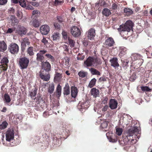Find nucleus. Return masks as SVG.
Returning <instances> with one entry per match:
<instances>
[{"instance_id":"1","label":"nucleus","mask_w":152,"mask_h":152,"mask_svg":"<svg viewBox=\"0 0 152 152\" xmlns=\"http://www.w3.org/2000/svg\"><path fill=\"white\" fill-rule=\"evenodd\" d=\"M85 65L87 67L91 66H94L102 64L101 59L97 58L89 57L84 62Z\"/></svg>"},{"instance_id":"2","label":"nucleus","mask_w":152,"mask_h":152,"mask_svg":"<svg viewBox=\"0 0 152 152\" xmlns=\"http://www.w3.org/2000/svg\"><path fill=\"white\" fill-rule=\"evenodd\" d=\"M133 26L132 21L128 20L124 24L120 26L119 28H118V30L119 31L129 32L132 28Z\"/></svg>"},{"instance_id":"3","label":"nucleus","mask_w":152,"mask_h":152,"mask_svg":"<svg viewBox=\"0 0 152 152\" xmlns=\"http://www.w3.org/2000/svg\"><path fill=\"white\" fill-rule=\"evenodd\" d=\"M140 129V127L135 126L128 130L126 134V136L129 141H130L131 140V142L134 140V139L130 138V137H132L135 133H139Z\"/></svg>"},{"instance_id":"4","label":"nucleus","mask_w":152,"mask_h":152,"mask_svg":"<svg viewBox=\"0 0 152 152\" xmlns=\"http://www.w3.org/2000/svg\"><path fill=\"white\" fill-rule=\"evenodd\" d=\"M19 64L21 69L26 68L29 62V59L26 57L20 58L19 61Z\"/></svg>"},{"instance_id":"5","label":"nucleus","mask_w":152,"mask_h":152,"mask_svg":"<svg viewBox=\"0 0 152 152\" xmlns=\"http://www.w3.org/2000/svg\"><path fill=\"white\" fill-rule=\"evenodd\" d=\"M10 52L13 54L17 53L19 50L18 45L15 43H12L10 44L8 48Z\"/></svg>"},{"instance_id":"6","label":"nucleus","mask_w":152,"mask_h":152,"mask_svg":"<svg viewBox=\"0 0 152 152\" xmlns=\"http://www.w3.org/2000/svg\"><path fill=\"white\" fill-rule=\"evenodd\" d=\"M14 132L12 129H8L6 134V140L10 142L13 140L14 138Z\"/></svg>"},{"instance_id":"7","label":"nucleus","mask_w":152,"mask_h":152,"mask_svg":"<svg viewBox=\"0 0 152 152\" xmlns=\"http://www.w3.org/2000/svg\"><path fill=\"white\" fill-rule=\"evenodd\" d=\"M71 32L72 35L75 37L79 36L81 34V31L79 28L75 26L71 28Z\"/></svg>"},{"instance_id":"8","label":"nucleus","mask_w":152,"mask_h":152,"mask_svg":"<svg viewBox=\"0 0 152 152\" xmlns=\"http://www.w3.org/2000/svg\"><path fill=\"white\" fill-rule=\"evenodd\" d=\"M40 30L42 34L47 35L50 31L49 27L47 25H42L40 27Z\"/></svg>"},{"instance_id":"9","label":"nucleus","mask_w":152,"mask_h":152,"mask_svg":"<svg viewBox=\"0 0 152 152\" xmlns=\"http://www.w3.org/2000/svg\"><path fill=\"white\" fill-rule=\"evenodd\" d=\"M27 30L23 26H18L17 28L16 32L20 35H25L26 34Z\"/></svg>"},{"instance_id":"10","label":"nucleus","mask_w":152,"mask_h":152,"mask_svg":"<svg viewBox=\"0 0 152 152\" xmlns=\"http://www.w3.org/2000/svg\"><path fill=\"white\" fill-rule=\"evenodd\" d=\"M95 35V30L94 29L91 28L88 31L87 37L88 39L90 40L94 39Z\"/></svg>"},{"instance_id":"11","label":"nucleus","mask_w":152,"mask_h":152,"mask_svg":"<svg viewBox=\"0 0 152 152\" xmlns=\"http://www.w3.org/2000/svg\"><path fill=\"white\" fill-rule=\"evenodd\" d=\"M42 69H44L46 72H48L50 70L51 65L48 62H42Z\"/></svg>"},{"instance_id":"12","label":"nucleus","mask_w":152,"mask_h":152,"mask_svg":"<svg viewBox=\"0 0 152 152\" xmlns=\"http://www.w3.org/2000/svg\"><path fill=\"white\" fill-rule=\"evenodd\" d=\"M118 102L114 99H111L109 102V107L112 110L116 109L117 107Z\"/></svg>"},{"instance_id":"13","label":"nucleus","mask_w":152,"mask_h":152,"mask_svg":"<svg viewBox=\"0 0 152 152\" xmlns=\"http://www.w3.org/2000/svg\"><path fill=\"white\" fill-rule=\"evenodd\" d=\"M30 43L29 39L27 38H23L21 42V46L22 49L24 50L26 45H28Z\"/></svg>"},{"instance_id":"14","label":"nucleus","mask_w":152,"mask_h":152,"mask_svg":"<svg viewBox=\"0 0 152 152\" xmlns=\"http://www.w3.org/2000/svg\"><path fill=\"white\" fill-rule=\"evenodd\" d=\"M110 61L111 63V66L115 68L119 66V64L118 62V59L116 58H113L110 60Z\"/></svg>"},{"instance_id":"15","label":"nucleus","mask_w":152,"mask_h":152,"mask_svg":"<svg viewBox=\"0 0 152 152\" xmlns=\"http://www.w3.org/2000/svg\"><path fill=\"white\" fill-rule=\"evenodd\" d=\"M44 74L42 71L40 72L39 75L41 78L44 81H48L50 78V75L49 74L44 75Z\"/></svg>"},{"instance_id":"16","label":"nucleus","mask_w":152,"mask_h":152,"mask_svg":"<svg viewBox=\"0 0 152 152\" xmlns=\"http://www.w3.org/2000/svg\"><path fill=\"white\" fill-rule=\"evenodd\" d=\"M114 43L113 39L111 37L107 38L105 41V44L108 47L112 46Z\"/></svg>"},{"instance_id":"17","label":"nucleus","mask_w":152,"mask_h":152,"mask_svg":"<svg viewBox=\"0 0 152 152\" xmlns=\"http://www.w3.org/2000/svg\"><path fill=\"white\" fill-rule=\"evenodd\" d=\"M91 93L92 95L94 97H98L99 95V90L95 88H93L91 90Z\"/></svg>"},{"instance_id":"18","label":"nucleus","mask_w":152,"mask_h":152,"mask_svg":"<svg viewBox=\"0 0 152 152\" xmlns=\"http://www.w3.org/2000/svg\"><path fill=\"white\" fill-rule=\"evenodd\" d=\"M7 49V45L6 43L4 41L0 42V51L4 52Z\"/></svg>"},{"instance_id":"19","label":"nucleus","mask_w":152,"mask_h":152,"mask_svg":"<svg viewBox=\"0 0 152 152\" xmlns=\"http://www.w3.org/2000/svg\"><path fill=\"white\" fill-rule=\"evenodd\" d=\"M78 93L77 88L75 86H72L71 88V93L72 97H76Z\"/></svg>"},{"instance_id":"20","label":"nucleus","mask_w":152,"mask_h":152,"mask_svg":"<svg viewBox=\"0 0 152 152\" xmlns=\"http://www.w3.org/2000/svg\"><path fill=\"white\" fill-rule=\"evenodd\" d=\"M64 89V94L68 95L70 94L69 87L68 84H66Z\"/></svg>"},{"instance_id":"21","label":"nucleus","mask_w":152,"mask_h":152,"mask_svg":"<svg viewBox=\"0 0 152 152\" xmlns=\"http://www.w3.org/2000/svg\"><path fill=\"white\" fill-rule=\"evenodd\" d=\"M120 52L119 55L122 56L126 54V51H127L126 48L124 47H121L120 48Z\"/></svg>"},{"instance_id":"22","label":"nucleus","mask_w":152,"mask_h":152,"mask_svg":"<svg viewBox=\"0 0 152 152\" xmlns=\"http://www.w3.org/2000/svg\"><path fill=\"white\" fill-rule=\"evenodd\" d=\"M102 13L105 16H108L111 14V12L110 10L107 8H104L102 10Z\"/></svg>"},{"instance_id":"23","label":"nucleus","mask_w":152,"mask_h":152,"mask_svg":"<svg viewBox=\"0 0 152 152\" xmlns=\"http://www.w3.org/2000/svg\"><path fill=\"white\" fill-rule=\"evenodd\" d=\"M9 62V60L8 58L6 57H4L1 60V63L2 64V65L5 67V65H7V64Z\"/></svg>"},{"instance_id":"24","label":"nucleus","mask_w":152,"mask_h":152,"mask_svg":"<svg viewBox=\"0 0 152 152\" xmlns=\"http://www.w3.org/2000/svg\"><path fill=\"white\" fill-rule=\"evenodd\" d=\"M27 52L29 55L30 56H32L34 55V52L33 48L32 47H29L27 50Z\"/></svg>"},{"instance_id":"25","label":"nucleus","mask_w":152,"mask_h":152,"mask_svg":"<svg viewBox=\"0 0 152 152\" xmlns=\"http://www.w3.org/2000/svg\"><path fill=\"white\" fill-rule=\"evenodd\" d=\"M89 71H90L91 73L93 75H100V72L98 71L96 69L94 68H91L89 69Z\"/></svg>"},{"instance_id":"26","label":"nucleus","mask_w":152,"mask_h":152,"mask_svg":"<svg viewBox=\"0 0 152 152\" xmlns=\"http://www.w3.org/2000/svg\"><path fill=\"white\" fill-rule=\"evenodd\" d=\"M56 92L57 93L56 95L58 97H59L61 94V88L59 84L57 86L56 89Z\"/></svg>"},{"instance_id":"27","label":"nucleus","mask_w":152,"mask_h":152,"mask_svg":"<svg viewBox=\"0 0 152 152\" xmlns=\"http://www.w3.org/2000/svg\"><path fill=\"white\" fill-rule=\"evenodd\" d=\"M124 12L128 16L130 15L133 13V11L129 8H126L124 9Z\"/></svg>"},{"instance_id":"28","label":"nucleus","mask_w":152,"mask_h":152,"mask_svg":"<svg viewBox=\"0 0 152 152\" xmlns=\"http://www.w3.org/2000/svg\"><path fill=\"white\" fill-rule=\"evenodd\" d=\"M54 89V83H52L49 85L48 88V92L50 94H52Z\"/></svg>"},{"instance_id":"29","label":"nucleus","mask_w":152,"mask_h":152,"mask_svg":"<svg viewBox=\"0 0 152 152\" xmlns=\"http://www.w3.org/2000/svg\"><path fill=\"white\" fill-rule=\"evenodd\" d=\"M78 75L79 77L83 78L86 77L87 76L88 73L86 72L81 71L78 73Z\"/></svg>"},{"instance_id":"30","label":"nucleus","mask_w":152,"mask_h":152,"mask_svg":"<svg viewBox=\"0 0 152 152\" xmlns=\"http://www.w3.org/2000/svg\"><path fill=\"white\" fill-rule=\"evenodd\" d=\"M60 48L61 50L65 51L68 52L69 50V46L65 44H62Z\"/></svg>"},{"instance_id":"31","label":"nucleus","mask_w":152,"mask_h":152,"mask_svg":"<svg viewBox=\"0 0 152 152\" xmlns=\"http://www.w3.org/2000/svg\"><path fill=\"white\" fill-rule=\"evenodd\" d=\"M37 60L38 61L42 62L44 58L43 55H42L38 53L37 54Z\"/></svg>"},{"instance_id":"32","label":"nucleus","mask_w":152,"mask_h":152,"mask_svg":"<svg viewBox=\"0 0 152 152\" xmlns=\"http://www.w3.org/2000/svg\"><path fill=\"white\" fill-rule=\"evenodd\" d=\"M96 81V80L95 78H94L92 79L90 81L88 85V87L91 88L94 86L95 85Z\"/></svg>"},{"instance_id":"33","label":"nucleus","mask_w":152,"mask_h":152,"mask_svg":"<svg viewBox=\"0 0 152 152\" xmlns=\"http://www.w3.org/2000/svg\"><path fill=\"white\" fill-rule=\"evenodd\" d=\"M60 34L58 33H54L52 36L53 39V40H56L59 38Z\"/></svg>"},{"instance_id":"34","label":"nucleus","mask_w":152,"mask_h":152,"mask_svg":"<svg viewBox=\"0 0 152 152\" xmlns=\"http://www.w3.org/2000/svg\"><path fill=\"white\" fill-rule=\"evenodd\" d=\"M68 41L69 44L70 45V47L71 48L75 46V42L74 40L69 38H68Z\"/></svg>"},{"instance_id":"35","label":"nucleus","mask_w":152,"mask_h":152,"mask_svg":"<svg viewBox=\"0 0 152 152\" xmlns=\"http://www.w3.org/2000/svg\"><path fill=\"white\" fill-rule=\"evenodd\" d=\"M33 25L35 27H39L40 25L39 21L36 19L32 21Z\"/></svg>"},{"instance_id":"36","label":"nucleus","mask_w":152,"mask_h":152,"mask_svg":"<svg viewBox=\"0 0 152 152\" xmlns=\"http://www.w3.org/2000/svg\"><path fill=\"white\" fill-rule=\"evenodd\" d=\"M123 132V129L120 128H116V134L118 136H120L122 134Z\"/></svg>"},{"instance_id":"37","label":"nucleus","mask_w":152,"mask_h":152,"mask_svg":"<svg viewBox=\"0 0 152 152\" xmlns=\"http://www.w3.org/2000/svg\"><path fill=\"white\" fill-rule=\"evenodd\" d=\"M4 99L7 103H9L11 101V99L10 96L7 94H5L4 95Z\"/></svg>"},{"instance_id":"38","label":"nucleus","mask_w":152,"mask_h":152,"mask_svg":"<svg viewBox=\"0 0 152 152\" xmlns=\"http://www.w3.org/2000/svg\"><path fill=\"white\" fill-rule=\"evenodd\" d=\"M62 77V75L61 74L57 72L54 78L56 80L58 81Z\"/></svg>"},{"instance_id":"39","label":"nucleus","mask_w":152,"mask_h":152,"mask_svg":"<svg viewBox=\"0 0 152 152\" xmlns=\"http://www.w3.org/2000/svg\"><path fill=\"white\" fill-rule=\"evenodd\" d=\"M8 123L6 121H4L0 125V129H4L6 128L8 125Z\"/></svg>"},{"instance_id":"40","label":"nucleus","mask_w":152,"mask_h":152,"mask_svg":"<svg viewBox=\"0 0 152 152\" xmlns=\"http://www.w3.org/2000/svg\"><path fill=\"white\" fill-rule=\"evenodd\" d=\"M109 133H107L106 134V135L108 139L109 140V141L110 142H116L117 141V139H113L110 137H109Z\"/></svg>"},{"instance_id":"41","label":"nucleus","mask_w":152,"mask_h":152,"mask_svg":"<svg viewBox=\"0 0 152 152\" xmlns=\"http://www.w3.org/2000/svg\"><path fill=\"white\" fill-rule=\"evenodd\" d=\"M45 56L47 57L48 60H50L51 62H53L54 61V58L51 55L49 54H46Z\"/></svg>"},{"instance_id":"42","label":"nucleus","mask_w":152,"mask_h":152,"mask_svg":"<svg viewBox=\"0 0 152 152\" xmlns=\"http://www.w3.org/2000/svg\"><path fill=\"white\" fill-rule=\"evenodd\" d=\"M8 67L7 65H5V66H4L2 65L0 66V74L3 71H5L7 70Z\"/></svg>"},{"instance_id":"43","label":"nucleus","mask_w":152,"mask_h":152,"mask_svg":"<svg viewBox=\"0 0 152 152\" xmlns=\"http://www.w3.org/2000/svg\"><path fill=\"white\" fill-rule=\"evenodd\" d=\"M108 122L106 121H104L101 125V127L103 129L106 128L107 126Z\"/></svg>"},{"instance_id":"44","label":"nucleus","mask_w":152,"mask_h":152,"mask_svg":"<svg viewBox=\"0 0 152 152\" xmlns=\"http://www.w3.org/2000/svg\"><path fill=\"white\" fill-rule=\"evenodd\" d=\"M18 2L22 7H24L26 6V2L24 0H18Z\"/></svg>"},{"instance_id":"45","label":"nucleus","mask_w":152,"mask_h":152,"mask_svg":"<svg viewBox=\"0 0 152 152\" xmlns=\"http://www.w3.org/2000/svg\"><path fill=\"white\" fill-rule=\"evenodd\" d=\"M141 90L143 91H149L151 89L147 86H142L141 87Z\"/></svg>"},{"instance_id":"46","label":"nucleus","mask_w":152,"mask_h":152,"mask_svg":"<svg viewBox=\"0 0 152 152\" xmlns=\"http://www.w3.org/2000/svg\"><path fill=\"white\" fill-rule=\"evenodd\" d=\"M37 89L34 90L33 92H31L30 94V96L32 98L33 97L35 96L37 93Z\"/></svg>"},{"instance_id":"47","label":"nucleus","mask_w":152,"mask_h":152,"mask_svg":"<svg viewBox=\"0 0 152 152\" xmlns=\"http://www.w3.org/2000/svg\"><path fill=\"white\" fill-rule=\"evenodd\" d=\"M7 2V0H0V5H5Z\"/></svg>"},{"instance_id":"48","label":"nucleus","mask_w":152,"mask_h":152,"mask_svg":"<svg viewBox=\"0 0 152 152\" xmlns=\"http://www.w3.org/2000/svg\"><path fill=\"white\" fill-rule=\"evenodd\" d=\"M62 35L64 39H66L67 38V35L66 32L65 31H63L62 33Z\"/></svg>"},{"instance_id":"49","label":"nucleus","mask_w":152,"mask_h":152,"mask_svg":"<svg viewBox=\"0 0 152 152\" xmlns=\"http://www.w3.org/2000/svg\"><path fill=\"white\" fill-rule=\"evenodd\" d=\"M31 4L34 6L37 7L39 5L38 3L36 2H32L31 3Z\"/></svg>"},{"instance_id":"50","label":"nucleus","mask_w":152,"mask_h":152,"mask_svg":"<svg viewBox=\"0 0 152 152\" xmlns=\"http://www.w3.org/2000/svg\"><path fill=\"white\" fill-rule=\"evenodd\" d=\"M55 27L56 29H59L60 28V25L56 23H55L54 24Z\"/></svg>"},{"instance_id":"51","label":"nucleus","mask_w":152,"mask_h":152,"mask_svg":"<svg viewBox=\"0 0 152 152\" xmlns=\"http://www.w3.org/2000/svg\"><path fill=\"white\" fill-rule=\"evenodd\" d=\"M108 99L107 97H104L103 100L102 101V104H106L107 102Z\"/></svg>"},{"instance_id":"52","label":"nucleus","mask_w":152,"mask_h":152,"mask_svg":"<svg viewBox=\"0 0 152 152\" xmlns=\"http://www.w3.org/2000/svg\"><path fill=\"white\" fill-rule=\"evenodd\" d=\"M15 30V28H9L7 31V33H12L13 31H14Z\"/></svg>"},{"instance_id":"53","label":"nucleus","mask_w":152,"mask_h":152,"mask_svg":"<svg viewBox=\"0 0 152 152\" xmlns=\"http://www.w3.org/2000/svg\"><path fill=\"white\" fill-rule=\"evenodd\" d=\"M42 42L44 43L45 45H46L48 43V41L45 38H43V39L42 40Z\"/></svg>"},{"instance_id":"54","label":"nucleus","mask_w":152,"mask_h":152,"mask_svg":"<svg viewBox=\"0 0 152 152\" xmlns=\"http://www.w3.org/2000/svg\"><path fill=\"white\" fill-rule=\"evenodd\" d=\"M85 58V56L84 55L80 57H77V59L78 60H83Z\"/></svg>"},{"instance_id":"55","label":"nucleus","mask_w":152,"mask_h":152,"mask_svg":"<svg viewBox=\"0 0 152 152\" xmlns=\"http://www.w3.org/2000/svg\"><path fill=\"white\" fill-rule=\"evenodd\" d=\"M117 5L115 3H114L112 5V8L113 10H115L117 9Z\"/></svg>"},{"instance_id":"56","label":"nucleus","mask_w":152,"mask_h":152,"mask_svg":"<svg viewBox=\"0 0 152 152\" xmlns=\"http://www.w3.org/2000/svg\"><path fill=\"white\" fill-rule=\"evenodd\" d=\"M10 19L12 21H16V20L15 16L13 15H11L10 18Z\"/></svg>"},{"instance_id":"57","label":"nucleus","mask_w":152,"mask_h":152,"mask_svg":"<svg viewBox=\"0 0 152 152\" xmlns=\"http://www.w3.org/2000/svg\"><path fill=\"white\" fill-rule=\"evenodd\" d=\"M108 107L107 105L105 106L102 109V111L103 112H105L107 110Z\"/></svg>"},{"instance_id":"58","label":"nucleus","mask_w":152,"mask_h":152,"mask_svg":"<svg viewBox=\"0 0 152 152\" xmlns=\"http://www.w3.org/2000/svg\"><path fill=\"white\" fill-rule=\"evenodd\" d=\"M57 19L58 21L60 23H61L63 21V20L61 17L60 16H58L57 17Z\"/></svg>"},{"instance_id":"59","label":"nucleus","mask_w":152,"mask_h":152,"mask_svg":"<svg viewBox=\"0 0 152 152\" xmlns=\"http://www.w3.org/2000/svg\"><path fill=\"white\" fill-rule=\"evenodd\" d=\"M39 11L37 10H35L32 12V15H34L38 13Z\"/></svg>"},{"instance_id":"60","label":"nucleus","mask_w":152,"mask_h":152,"mask_svg":"<svg viewBox=\"0 0 152 152\" xmlns=\"http://www.w3.org/2000/svg\"><path fill=\"white\" fill-rule=\"evenodd\" d=\"M46 52V50H40L38 53H40L42 55H43V54L45 53Z\"/></svg>"},{"instance_id":"61","label":"nucleus","mask_w":152,"mask_h":152,"mask_svg":"<svg viewBox=\"0 0 152 152\" xmlns=\"http://www.w3.org/2000/svg\"><path fill=\"white\" fill-rule=\"evenodd\" d=\"M136 78V75L134 74L132 75L131 78H130L131 79H132V80L134 81L135 79Z\"/></svg>"},{"instance_id":"62","label":"nucleus","mask_w":152,"mask_h":152,"mask_svg":"<svg viewBox=\"0 0 152 152\" xmlns=\"http://www.w3.org/2000/svg\"><path fill=\"white\" fill-rule=\"evenodd\" d=\"M99 80L101 81H104L106 80V79L104 77H101L100 78Z\"/></svg>"},{"instance_id":"63","label":"nucleus","mask_w":152,"mask_h":152,"mask_svg":"<svg viewBox=\"0 0 152 152\" xmlns=\"http://www.w3.org/2000/svg\"><path fill=\"white\" fill-rule=\"evenodd\" d=\"M27 8L28 10H33L34 9V8L30 5H28Z\"/></svg>"},{"instance_id":"64","label":"nucleus","mask_w":152,"mask_h":152,"mask_svg":"<svg viewBox=\"0 0 152 152\" xmlns=\"http://www.w3.org/2000/svg\"><path fill=\"white\" fill-rule=\"evenodd\" d=\"M62 2V1H60L58 0H55V4H58L59 3H61Z\"/></svg>"}]
</instances>
